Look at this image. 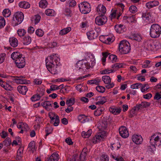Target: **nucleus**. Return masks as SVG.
<instances>
[{
  "mask_svg": "<svg viewBox=\"0 0 161 161\" xmlns=\"http://www.w3.org/2000/svg\"><path fill=\"white\" fill-rule=\"evenodd\" d=\"M60 58L58 54L53 53L47 57L46 59V65L48 70L52 74L57 73L56 68L60 65Z\"/></svg>",
  "mask_w": 161,
  "mask_h": 161,
  "instance_id": "obj_1",
  "label": "nucleus"
},
{
  "mask_svg": "<svg viewBox=\"0 0 161 161\" xmlns=\"http://www.w3.org/2000/svg\"><path fill=\"white\" fill-rule=\"evenodd\" d=\"M161 33V28L158 24H154L151 26L150 31V36L154 38L159 37Z\"/></svg>",
  "mask_w": 161,
  "mask_h": 161,
  "instance_id": "obj_2",
  "label": "nucleus"
},
{
  "mask_svg": "<svg viewBox=\"0 0 161 161\" xmlns=\"http://www.w3.org/2000/svg\"><path fill=\"white\" fill-rule=\"evenodd\" d=\"M130 44L127 41L123 40L119 44V50L122 54H126L130 51Z\"/></svg>",
  "mask_w": 161,
  "mask_h": 161,
  "instance_id": "obj_3",
  "label": "nucleus"
},
{
  "mask_svg": "<svg viewBox=\"0 0 161 161\" xmlns=\"http://www.w3.org/2000/svg\"><path fill=\"white\" fill-rule=\"evenodd\" d=\"M80 11L83 14L89 13L91 10V7L90 4L87 2H84L79 5Z\"/></svg>",
  "mask_w": 161,
  "mask_h": 161,
  "instance_id": "obj_4",
  "label": "nucleus"
},
{
  "mask_svg": "<svg viewBox=\"0 0 161 161\" xmlns=\"http://www.w3.org/2000/svg\"><path fill=\"white\" fill-rule=\"evenodd\" d=\"M145 47L149 50L153 51L154 50V46L155 47L156 50L159 48L158 45H154L153 41L151 40H147L145 41L144 43Z\"/></svg>",
  "mask_w": 161,
  "mask_h": 161,
  "instance_id": "obj_5",
  "label": "nucleus"
},
{
  "mask_svg": "<svg viewBox=\"0 0 161 161\" xmlns=\"http://www.w3.org/2000/svg\"><path fill=\"white\" fill-rule=\"evenodd\" d=\"M108 20V18L105 15H99L95 19L96 24L98 25H102L105 24Z\"/></svg>",
  "mask_w": 161,
  "mask_h": 161,
  "instance_id": "obj_6",
  "label": "nucleus"
},
{
  "mask_svg": "<svg viewBox=\"0 0 161 161\" xmlns=\"http://www.w3.org/2000/svg\"><path fill=\"white\" fill-rule=\"evenodd\" d=\"M150 143L154 146L159 147L161 145V140L158 136L154 134L151 136L150 140Z\"/></svg>",
  "mask_w": 161,
  "mask_h": 161,
  "instance_id": "obj_7",
  "label": "nucleus"
},
{
  "mask_svg": "<svg viewBox=\"0 0 161 161\" xmlns=\"http://www.w3.org/2000/svg\"><path fill=\"white\" fill-rule=\"evenodd\" d=\"M24 18V15L23 13L22 12H18L16 13L14 15L13 20L14 21V18L16 19L17 21L15 25L14 26H16L19 24H20Z\"/></svg>",
  "mask_w": 161,
  "mask_h": 161,
  "instance_id": "obj_8",
  "label": "nucleus"
},
{
  "mask_svg": "<svg viewBox=\"0 0 161 161\" xmlns=\"http://www.w3.org/2000/svg\"><path fill=\"white\" fill-rule=\"evenodd\" d=\"M106 134L105 131H102L99 133L93 138L92 140L93 143L96 144L99 142V141L104 138L106 135Z\"/></svg>",
  "mask_w": 161,
  "mask_h": 161,
  "instance_id": "obj_9",
  "label": "nucleus"
},
{
  "mask_svg": "<svg viewBox=\"0 0 161 161\" xmlns=\"http://www.w3.org/2000/svg\"><path fill=\"white\" fill-rule=\"evenodd\" d=\"M16 66L19 68H24L25 65V57L23 56H21L18 59H17L15 61Z\"/></svg>",
  "mask_w": 161,
  "mask_h": 161,
  "instance_id": "obj_10",
  "label": "nucleus"
},
{
  "mask_svg": "<svg viewBox=\"0 0 161 161\" xmlns=\"http://www.w3.org/2000/svg\"><path fill=\"white\" fill-rule=\"evenodd\" d=\"M119 132L120 136L124 138H127L129 135L128 131L126 128L122 126L119 128Z\"/></svg>",
  "mask_w": 161,
  "mask_h": 161,
  "instance_id": "obj_11",
  "label": "nucleus"
},
{
  "mask_svg": "<svg viewBox=\"0 0 161 161\" xmlns=\"http://www.w3.org/2000/svg\"><path fill=\"white\" fill-rule=\"evenodd\" d=\"M132 141L136 144H141L142 141L143 139L140 135L134 134L132 136Z\"/></svg>",
  "mask_w": 161,
  "mask_h": 161,
  "instance_id": "obj_12",
  "label": "nucleus"
},
{
  "mask_svg": "<svg viewBox=\"0 0 161 161\" xmlns=\"http://www.w3.org/2000/svg\"><path fill=\"white\" fill-rule=\"evenodd\" d=\"M86 34L88 38L90 40H92L96 38L98 36L97 32L93 30L88 32Z\"/></svg>",
  "mask_w": 161,
  "mask_h": 161,
  "instance_id": "obj_13",
  "label": "nucleus"
},
{
  "mask_svg": "<svg viewBox=\"0 0 161 161\" xmlns=\"http://www.w3.org/2000/svg\"><path fill=\"white\" fill-rule=\"evenodd\" d=\"M49 116L51 119L50 123L52 124L55 126H57L59 123V117L57 115H54L53 117L50 116L49 114Z\"/></svg>",
  "mask_w": 161,
  "mask_h": 161,
  "instance_id": "obj_14",
  "label": "nucleus"
},
{
  "mask_svg": "<svg viewBox=\"0 0 161 161\" xmlns=\"http://www.w3.org/2000/svg\"><path fill=\"white\" fill-rule=\"evenodd\" d=\"M53 102L50 101H46L42 103V105L47 110L49 111L52 108Z\"/></svg>",
  "mask_w": 161,
  "mask_h": 161,
  "instance_id": "obj_15",
  "label": "nucleus"
},
{
  "mask_svg": "<svg viewBox=\"0 0 161 161\" xmlns=\"http://www.w3.org/2000/svg\"><path fill=\"white\" fill-rule=\"evenodd\" d=\"M96 100L98 101L95 103L96 105H103L106 101V99L105 97H96Z\"/></svg>",
  "mask_w": 161,
  "mask_h": 161,
  "instance_id": "obj_16",
  "label": "nucleus"
},
{
  "mask_svg": "<svg viewBox=\"0 0 161 161\" xmlns=\"http://www.w3.org/2000/svg\"><path fill=\"white\" fill-rule=\"evenodd\" d=\"M78 119L79 121L82 123L88 122L89 120V118L84 114L79 115L78 116Z\"/></svg>",
  "mask_w": 161,
  "mask_h": 161,
  "instance_id": "obj_17",
  "label": "nucleus"
},
{
  "mask_svg": "<svg viewBox=\"0 0 161 161\" xmlns=\"http://www.w3.org/2000/svg\"><path fill=\"white\" fill-rule=\"evenodd\" d=\"M19 92L23 95H25L28 91V88L25 86H19L17 87Z\"/></svg>",
  "mask_w": 161,
  "mask_h": 161,
  "instance_id": "obj_18",
  "label": "nucleus"
},
{
  "mask_svg": "<svg viewBox=\"0 0 161 161\" xmlns=\"http://www.w3.org/2000/svg\"><path fill=\"white\" fill-rule=\"evenodd\" d=\"M87 150L86 148H84L79 157L80 161H85L87 154Z\"/></svg>",
  "mask_w": 161,
  "mask_h": 161,
  "instance_id": "obj_19",
  "label": "nucleus"
},
{
  "mask_svg": "<svg viewBox=\"0 0 161 161\" xmlns=\"http://www.w3.org/2000/svg\"><path fill=\"white\" fill-rule=\"evenodd\" d=\"M15 80L17 83L21 84H27L28 82V81L24 79L23 76H16Z\"/></svg>",
  "mask_w": 161,
  "mask_h": 161,
  "instance_id": "obj_20",
  "label": "nucleus"
},
{
  "mask_svg": "<svg viewBox=\"0 0 161 161\" xmlns=\"http://www.w3.org/2000/svg\"><path fill=\"white\" fill-rule=\"evenodd\" d=\"M9 42L10 45L14 47H16L18 45V40L14 37L10 38Z\"/></svg>",
  "mask_w": 161,
  "mask_h": 161,
  "instance_id": "obj_21",
  "label": "nucleus"
},
{
  "mask_svg": "<svg viewBox=\"0 0 161 161\" xmlns=\"http://www.w3.org/2000/svg\"><path fill=\"white\" fill-rule=\"evenodd\" d=\"M159 5V3L156 1L149 2L146 4V6L148 8L157 6Z\"/></svg>",
  "mask_w": 161,
  "mask_h": 161,
  "instance_id": "obj_22",
  "label": "nucleus"
},
{
  "mask_svg": "<svg viewBox=\"0 0 161 161\" xmlns=\"http://www.w3.org/2000/svg\"><path fill=\"white\" fill-rule=\"evenodd\" d=\"M135 18V15H132L129 16H125L123 17V19L124 20H126L128 23L130 22H135L136 21Z\"/></svg>",
  "mask_w": 161,
  "mask_h": 161,
  "instance_id": "obj_23",
  "label": "nucleus"
},
{
  "mask_svg": "<svg viewBox=\"0 0 161 161\" xmlns=\"http://www.w3.org/2000/svg\"><path fill=\"white\" fill-rule=\"evenodd\" d=\"M23 55L19 52H13L11 55V57L12 59L15 60V62L17 59H18L20 57Z\"/></svg>",
  "mask_w": 161,
  "mask_h": 161,
  "instance_id": "obj_24",
  "label": "nucleus"
},
{
  "mask_svg": "<svg viewBox=\"0 0 161 161\" xmlns=\"http://www.w3.org/2000/svg\"><path fill=\"white\" fill-rule=\"evenodd\" d=\"M59 155L56 153H54L48 159V161H58Z\"/></svg>",
  "mask_w": 161,
  "mask_h": 161,
  "instance_id": "obj_25",
  "label": "nucleus"
},
{
  "mask_svg": "<svg viewBox=\"0 0 161 161\" xmlns=\"http://www.w3.org/2000/svg\"><path fill=\"white\" fill-rule=\"evenodd\" d=\"M19 7L25 9L29 8L30 7V4L26 2H20L19 3Z\"/></svg>",
  "mask_w": 161,
  "mask_h": 161,
  "instance_id": "obj_26",
  "label": "nucleus"
},
{
  "mask_svg": "<svg viewBox=\"0 0 161 161\" xmlns=\"http://www.w3.org/2000/svg\"><path fill=\"white\" fill-rule=\"evenodd\" d=\"M109 111L114 115H117L119 114L121 111V109L120 108H110Z\"/></svg>",
  "mask_w": 161,
  "mask_h": 161,
  "instance_id": "obj_27",
  "label": "nucleus"
},
{
  "mask_svg": "<svg viewBox=\"0 0 161 161\" xmlns=\"http://www.w3.org/2000/svg\"><path fill=\"white\" fill-rule=\"evenodd\" d=\"M23 151V149L19 148L17 152V155L16 157L17 160H19L21 159Z\"/></svg>",
  "mask_w": 161,
  "mask_h": 161,
  "instance_id": "obj_28",
  "label": "nucleus"
},
{
  "mask_svg": "<svg viewBox=\"0 0 161 161\" xmlns=\"http://www.w3.org/2000/svg\"><path fill=\"white\" fill-rule=\"evenodd\" d=\"M108 126V122L107 121H103L99 126V129L101 130H105Z\"/></svg>",
  "mask_w": 161,
  "mask_h": 161,
  "instance_id": "obj_29",
  "label": "nucleus"
},
{
  "mask_svg": "<svg viewBox=\"0 0 161 161\" xmlns=\"http://www.w3.org/2000/svg\"><path fill=\"white\" fill-rule=\"evenodd\" d=\"M131 38L134 40L140 42L142 39V36L141 34H135L131 36Z\"/></svg>",
  "mask_w": 161,
  "mask_h": 161,
  "instance_id": "obj_30",
  "label": "nucleus"
},
{
  "mask_svg": "<svg viewBox=\"0 0 161 161\" xmlns=\"http://www.w3.org/2000/svg\"><path fill=\"white\" fill-rule=\"evenodd\" d=\"M92 132L91 129L88 130L87 132L82 131L81 133L82 136L84 138H88L91 135Z\"/></svg>",
  "mask_w": 161,
  "mask_h": 161,
  "instance_id": "obj_31",
  "label": "nucleus"
},
{
  "mask_svg": "<svg viewBox=\"0 0 161 161\" xmlns=\"http://www.w3.org/2000/svg\"><path fill=\"white\" fill-rule=\"evenodd\" d=\"M101 81V79H99L98 78H96L94 80H88L87 81V84H95L96 85H98L99 84V83Z\"/></svg>",
  "mask_w": 161,
  "mask_h": 161,
  "instance_id": "obj_32",
  "label": "nucleus"
},
{
  "mask_svg": "<svg viewBox=\"0 0 161 161\" xmlns=\"http://www.w3.org/2000/svg\"><path fill=\"white\" fill-rule=\"evenodd\" d=\"M64 14L68 17H71L73 14L71 10L68 8H66L64 9Z\"/></svg>",
  "mask_w": 161,
  "mask_h": 161,
  "instance_id": "obj_33",
  "label": "nucleus"
},
{
  "mask_svg": "<svg viewBox=\"0 0 161 161\" xmlns=\"http://www.w3.org/2000/svg\"><path fill=\"white\" fill-rule=\"evenodd\" d=\"M31 37L28 36H25L24 38L23 44L28 45L31 43Z\"/></svg>",
  "mask_w": 161,
  "mask_h": 161,
  "instance_id": "obj_34",
  "label": "nucleus"
},
{
  "mask_svg": "<svg viewBox=\"0 0 161 161\" xmlns=\"http://www.w3.org/2000/svg\"><path fill=\"white\" fill-rule=\"evenodd\" d=\"M142 17L144 20L149 21L151 19V15L148 12L144 13H142Z\"/></svg>",
  "mask_w": 161,
  "mask_h": 161,
  "instance_id": "obj_35",
  "label": "nucleus"
},
{
  "mask_svg": "<svg viewBox=\"0 0 161 161\" xmlns=\"http://www.w3.org/2000/svg\"><path fill=\"white\" fill-rule=\"evenodd\" d=\"M71 30V28L70 27H67L61 30L59 32V34L63 35L66 34L69 32Z\"/></svg>",
  "mask_w": 161,
  "mask_h": 161,
  "instance_id": "obj_36",
  "label": "nucleus"
},
{
  "mask_svg": "<svg viewBox=\"0 0 161 161\" xmlns=\"http://www.w3.org/2000/svg\"><path fill=\"white\" fill-rule=\"evenodd\" d=\"M102 79L104 83L105 84H108L111 82V78L109 76L107 75L103 76Z\"/></svg>",
  "mask_w": 161,
  "mask_h": 161,
  "instance_id": "obj_37",
  "label": "nucleus"
},
{
  "mask_svg": "<svg viewBox=\"0 0 161 161\" xmlns=\"http://www.w3.org/2000/svg\"><path fill=\"white\" fill-rule=\"evenodd\" d=\"M48 3L46 0H41L39 3V6L40 7L45 8L47 7Z\"/></svg>",
  "mask_w": 161,
  "mask_h": 161,
  "instance_id": "obj_38",
  "label": "nucleus"
},
{
  "mask_svg": "<svg viewBox=\"0 0 161 161\" xmlns=\"http://www.w3.org/2000/svg\"><path fill=\"white\" fill-rule=\"evenodd\" d=\"M45 14L47 16H53L54 14V11L53 10L48 9L45 11Z\"/></svg>",
  "mask_w": 161,
  "mask_h": 161,
  "instance_id": "obj_39",
  "label": "nucleus"
},
{
  "mask_svg": "<svg viewBox=\"0 0 161 161\" xmlns=\"http://www.w3.org/2000/svg\"><path fill=\"white\" fill-rule=\"evenodd\" d=\"M76 4V2L75 0H69L66 2V5H69L70 7H74Z\"/></svg>",
  "mask_w": 161,
  "mask_h": 161,
  "instance_id": "obj_40",
  "label": "nucleus"
},
{
  "mask_svg": "<svg viewBox=\"0 0 161 161\" xmlns=\"http://www.w3.org/2000/svg\"><path fill=\"white\" fill-rule=\"evenodd\" d=\"M108 59L110 62L112 63L115 62L117 61V57L115 55L111 54L109 56Z\"/></svg>",
  "mask_w": 161,
  "mask_h": 161,
  "instance_id": "obj_41",
  "label": "nucleus"
},
{
  "mask_svg": "<svg viewBox=\"0 0 161 161\" xmlns=\"http://www.w3.org/2000/svg\"><path fill=\"white\" fill-rule=\"evenodd\" d=\"M66 103V104L68 106H72L75 103V98H73L67 100Z\"/></svg>",
  "mask_w": 161,
  "mask_h": 161,
  "instance_id": "obj_42",
  "label": "nucleus"
},
{
  "mask_svg": "<svg viewBox=\"0 0 161 161\" xmlns=\"http://www.w3.org/2000/svg\"><path fill=\"white\" fill-rule=\"evenodd\" d=\"M11 144V139L9 138H7L3 142V144L6 147L9 146Z\"/></svg>",
  "mask_w": 161,
  "mask_h": 161,
  "instance_id": "obj_43",
  "label": "nucleus"
},
{
  "mask_svg": "<svg viewBox=\"0 0 161 161\" xmlns=\"http://www.w3.org/2000/svg\"><path fill=\"white\" fill-rule=\"evenodd\" d=\"M35 33L37 36L42 37L44 35V32L42 29H39L36 30Z\"/></svg>",
  "mask_w": 161,
  "mask_h": 161,
  "instance_id": "obj_44",
  "label": "nucleus"
},
{
  "mask_svg": "<svg viewBox=\"0 0 161 161\" xmlns=\"http://www.w3.org/2000/svg\"><path fill=\"white\" fill-rule=\"evenodd\" d=\"M3 15L5 17H8L11 14V12L8 9H5L3 11Z\"/></svg>",
  "mask_w": 161,
  "mask_h": 161,
  "instance_id": "obj_45",
  "label": "nucleus"
},
{
  "mask_svg": "<svg viewBox=\"0 0 161 161\" xmlns=\"http://www.w3.org/2000/svg\"><path fill=\"white\" fill-rule=\"evenodd\" d=\"M123 67L122 64L116 63L112 65V68L113 69H118Z\"/></svg>",
  "mask_w": 161,
  "mask_h": 161,
  "instance_id": "obj_46",
  "label": "nucleus"
},
{
  "mask_svg": "<svg viewBox=\"0 0 161 161\" xmlns=\"http://www.w3.org/2000/svg\"><path fill=\"white\" fill-rule=\"evenodd\" d=\"M26 31L24 29H20L17 31L18 35L20 37L23 36L26 33Z\"/></svg>",
  "mask_w": 161,
  "mask_h": 161,
  "instance_id": "obj_47",
  "label": "nucleus"
},
{
  "mask_svg": "<svg viewBox=\"0 0 161 161\" xmlns=\"http://www.w3.org/2000/svg\"><path fill=\"white\" fill-rule=\"evenodd\" d=\"M35 147V142L34 141H31V142L29 145L28 148L31 150L32 151V152H33V149H34Z\"/></svg>",
  "mask_w": 161,
  "mask_h": 161,
  "instance_id": "obj_48",
  "label": "nucleus"
},
{
  "mask_svg": "<svg viewBox=\"0 0 161 161\" xmlns=\"http://www.w3.org/2000/svg\"><path fill=\"white\" fill-rule=\"evenodd\" d=\"M114 71V69H105L101 71L100 73L102 74H106L113 72Z\"/></svg>",
  "mask_w": 161,
  "mask_h": 161,
  "instance_id": "obj_49",
  "label": "nucleus"
},
{
  "mask_svg": "<svg viewBox=\"0 0 161 161\" xmlns=\"http://www.w3.org/2000/svg\"><path fill=\"white\" fill-rule=\"evenodd\" d=\"M109 54V53L108 52H103L102 53V55L103 57L102 58V61L103 63H104L106 61V58Z\"/></svg>",
  "mask_w": 161,
  "mask_h": 161,
  "instance_id": "obj_50",
  "label": "nucleus"
},
{
  "mask_svg": "<svg viewBox=\"0 0 161 161\" xmlns=\"http://www.w3.org/2000/svg\"><path fill=\"white\" fill-rule=\"evenodd\" d=\"M96 90L99 92L103 93L104 92L105 89L104 87L102 86H97L96 87Z\"/></svg>",
  "mask_w": 161,
  "mask_h": 161,
  "instance_id": "obj_51",
  "label": "nucleus"
},
{
  "mask_svg": "<svg viewBox=\"0 0 161 161\" xmlns=\"http://www.w3.org/2000/svg\"><path fill=\"white\" fill-rule=\"evenodd\" d=\"M149 87L148 86V84H146L142 86L141 90L142 92H144L146 91H147V90L149 89Z\"/></svg>",
  "mask_w": 161,
  "mask_h": 161,
  "instance_id": "obj_52",
  "label": "nucleus"
},
{
  "mask_svg": "<svg viewBox=\"0 0 161 161\" xmlns=\"http://www.w3.org/2000/svg\"><path fill=\"white\" fill-rule=\"evenodd\" d=\"M129 10L130 12L134 14L137 11V8L136 6L132 5L130 7Z\"/></svg>",
  "mask_w": 161,
  "mask_h": 161,
  "instance_id": "obj_53",
  "label": "nucleus"
},
{
  "mask_svg": "<svg viewBox=\"0 0 161 161\" xmlns=\"http://www.w3.org/2000/svg\"><path fill=\"white\" fill-rule=\"evenodd\" d=\"M5 25V20L3 17H0V28H3Z\"/></svg>",
  "mask_w": 161,
  "mask_h": 161,
  "instance_id": "obj_54",
  "label": "nucleus"
},
{
  "mask_svg": "<svg viewBox=\"0 0 161 161\" xmlns=\"http://www.w3.org/2000/svg\"><path fill=\"white\" fill-rule=\"evenodd\" d=\"M41 18V17L39 15L36 14L35 15L34 19L35 24L36 25L38 23L40 20Z\"/></svg>",
  "mask_w": 161,
  "mask_h": 161,
  "instance_id": "obj_55",
  "label": "nucleus"
},
{
  "mask_svg": "<svg viewBox=\"0 0 161 161\" xmlns=\"http://www.w3.org/2000/svg\"><path fill=\"white\" fill-rule=\"evenodd\" d=\"M109 159L108 156L106 154H103L100 157L101 161H108Z\"/></svg>",
  "mask_w": 161,
  "mask_h": 161,
  "instance_id": "obj_56",
  "label": "nucleus"
},
{
  "mask_svg": "<svg viewBox=\"0 0 161 161\" xmlns=\"http://www.w3.org/2000/svg\"><path fill=\"white\" fill-rule=\"evenodd\" d=\"M142 84L140 83H137L133 84L131 85L130 87L133 89H138L139 86H141Z\"/></svg>",
  "mask_w": 161,
  "mask_h": 161,
  "instance_id": "obj_57",
  "label": "nucleus"
},
{
  "mask_svg": "<svg viewBox=\"0 0 161 161\" xmlns=\"http://www.w3.org/2000/svg\"><path fill=\"white\" fill-rule=\"evenodd\" d=\"M40 98V96L37 94H36L33 95L31 99L32 101H36L39 100Z\"/></svg>",
  "mask_w": 161,
  "mask_h": 161,
  "instance_id": "obj_58",
  "label": "nucleus"
},
{
  "mask_svg": "<svg viewBox=\"0 0 161 161\" xmlns=\"http://www.w3.org/2000/svg\"><path fill=\"white\" fill-rule=\"evenodd\" d=\"M53 130V129L51 127H46L45 129V131L46 133L45 136H47L49 134H51Z\"/></svg>",
  "mask_w": 161,
  "mask_h": 161,
  "instance_id": "obj_59",
  "label": "nucleus"
},
{
  "mask_svg": "<svg viewBox=\"0 0 161 161\" xmlns=\"http://www.w3.org/2000/svg\"><path fill=\"white\" fill-rule=\"evenodd\" d=\"M117 25H115L114 27V29L116 31L119 33H122L124 31L123 30H122L123 28H121L118 26Z\"/></svg>",
  "mask_w": 161,
  "mask_h": 161,
  "instance_id": "obj_60",
  "label": "nucleus"
},
{
  "mask_svg": "<svg viewBox=\"0 0 161 161\" xmlns=\"http://www.w3.org/2000/svg\"><path fill=\"white\" fill-rule=\"evenodd\" d=\"M6 57V54L5 53H3L0 55V64L3 62Z\"/></svg>",
  "mask_w": 161,
  "mask_h": 161,
  "instance_id": "obj_61",
  "label": "nucleus"
},
{
  "mask_svg": "<svg viewBox=\"0 0 161 161\" xmlns=\"http://www.w3.org/2000/svg\"><path fill=\"white\" fill-rule=\"evenodd\" d=\"M22 129L24 130V131H27L29 130V128L28 125L25 123H23Z\"/></svg>",
  "mask_w": 161,
  "mask_h": 161,
  "instance_id": "obj_62",
  "label": "nucleus"
},
{
  "mask_svg": "<svg viewBox=\"0 0 161 161\" xmlns=\"http://www.w3.org/2000/svg\"><path fill=\"white\" fill-rule=\"evenodd\" d=\"M42 81L39 79H34L33 81V83L35 85H39L41 84L42 83Z\"/></svg>",
  "mask_w": 161,
  "mask_h": 161,
  "instance_id": "obj_63",
  "label": "nucleus"
},
{
  "mask_svg": "<svg viewBox=\"0 0 161 161\" xmlns=\"http://www.w3.org/2000/svg\"><path fill=\"white\" fill-rule=\"evenodd\" d=\"M102 9L101 13H99V15H104L106 12V8L103 5L102 6Z\"/></svg>",
  "mask_w": 161,
  "mask_h": 161,
  "instance_id": "obj_64",
  "label": "nucleus"
}]
</instances>
